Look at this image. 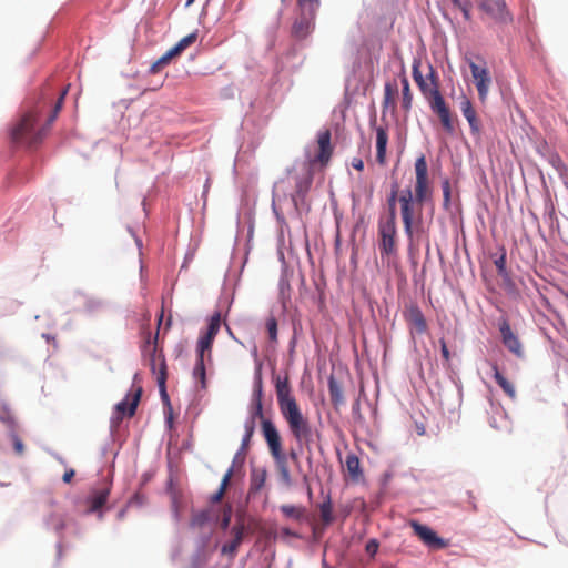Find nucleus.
<instances>
[{
    "mask_svg": "<svg viewBox=\"0 0 568 568\" xmlns=\"http://www.w3.org/2000/svg\"><path fill=\"white\" fill-rule=\"evenodd\" d=\"M280 509L284 514V516L296 520H301L305 513V509L303 507H297L290 504L282 505Z\"/></svg>",
    "mask_w": 568,
    "mask_h": 568,
    "instance_id": "473e14b6",
    "label": "nucleus"
},
{
    "mask_svg": "<svg viewBox=\"0 0 568 568\" xmlns=\"http://www.w3.org/2000/svg\"><path fill=\"white\" fill-rule=\"evenodd\" d=\"M345 468L349 478L354 483H358L363 477L361 462L355 454H348L345 459Z\"/></svg>",
    "mask_w": 568,
    "mask_h": 568,
    "instance_id": "412c9836",
    "label": "nucleus"
},
{
    "mask_svg": "<svg viewBox=\"0 0 568 568\" xmlns=\"http://www.w3.org/2000/svg\"><path fill=\"white\" fill-rule=\"evenodd\" d=\"M400 206V217L404 226V232L408 242L413 244L417 233L423 224V206L425 201L413 196L410 189H405L398 196Z\"/></svg>",
    "mask_w": 568,
    "mask_h": 568,
    "instance_id": "7ed1b4c3",
    "label": "nucleus"
},
{
    "mask_svg": "<svg viewBox=\"0 0 568 568\" xmlns=\"http://www.w3.org/2000/svg\"><path fill=\"white\" fill-rule=\"evenodd\" d=\"M471 7H473V4H471V2H470V3H468L467 6H465V7H463V8H460V9H459V10L462 11V13H463V16H464V19H465L466 21H469V20L471 19V13H470V11H471Z\"/></svg>",
    "mask_w": 568,
    "mask_h": 568,
    "instance_id": "09e8293b",
    "label": "nucleus"
},
{
    "mask_svg": "<svg viewBox=\"0 0 568 568\" xmlns=\"http://www.w3.org/2000/svg\"><path fill=\"white\" fill-rule=\"evenodd\" d=\"M404 317L415 333L422 335L427 332L426 318L417 305L408 306L404 312Z\"/></svg>",
    "mask_w": 568,
    "mask_h": 568,
    "instance_id": "2eb2a0df",
    "label": "nucleus"
},
{
    "mask_svg": "<svg viewBox=\"0 0 568 568\" xmlns=\"http://www.w3.org/2000/svg\"><path fill=\"white\" fill-rule=\"evenodd\" d=\"M193 377L197 379L202 387L204 388L206 385V376H205V365L204 359L196 358V363L193 369Z\"/></svg>",
    "mask_w": 568,
    "mask_h": 568,
    "instance_id": "f704fd0d",
    "label": "nucleus"
},
{
    "mask_svg": "<svg viewBox=\"0 0 568 568\" xmlns=\"http://www.w3.org/2000/svg\"><path fill=\"white\" fill-rule=\"evenodd\" d=\"M566 298L568 300V291L565 293Z\"/></svg>",
    "mask_w": 568,
    "mask_h": 568,
    "instance_id": "e2e57ef3",
    "label": "nucleus"
},
{
    "mask_svg": "<svg viewBox=\"0 0 568 568\" xmlns=\"http://www.w3.org/2000/svg\"><path fill=\"white\" fill-rule=\"evenodd\" d=\"M213 339L209 338L204 335H202L199 341H197V345H196V358H202L204 359V356H205V353L207 352V356L209 358H211V349H212V345H213Z\"/></svg>",
    "mask_w": 568,
    "mask_h": 568,
    "instance_id": "7c9ffc66",
    "label": "nucleus"
},
{
    "mask_svg": "<svg viewBox=\"0 0 568 568\" xmlns=\"http://www.w3.org/2000/svg\"><path fill=\"white\" fill-rule=\"evenodd\" d=\"M158 61H159V64H161L163 68L170 63L168 58L164 54L162 57H160L158 59Z\"/></svg>",
    "mask_w": 568,
    "mask_h": 568,
    "instance_id": "6e6d98bb",
    "label": "nucleus"
},
{
    "mask_svg": "<svg viewBox=\"0 0 568 568\" xmlns=\"http://www.w3.org/2000/svg\"><path fill=\"white\" fill-rule=\"evenodd\" d=\"M377 235L382 258L396 256L398 252L396 221L381 217L377 224Z\"/></svg>",
    "mask_w": 568,
    "mask_h": 568,
    "instance_id": "0eeeda50",
    "label": "nucleus"
},
{
    "mask_svg": "<svg viewBox=\"0 0 568 568\" xmlns=\"http://www.w3.org/2000/svg\"><path fill=\"white\" fill-rule=\"evenodd\" d=\"M376 132V161L379 165L386 164V148L388 143V132L386 128L377 126Z\"/></svg>",
    "mask_w": 568,
    "mask_h": 568,
    "instance_id": "6ab92c4d",
    "label": "nucleus"
},
{
    "mask_svg": "<svg viewBox=\"0 0 568 568\" xmlns=\"http://www.w3.org/2000/svg\"><path fill=\"white\" fill-rule=\"evenodd\" d=\"M274 381L278 408L292 436L297 444L308 445L313 437L312 425L292 395L288 376L276 375Z\"/></svg>",
    "mask_w": 568,
    "mask_h": 568,
    "instance_id": "f03ea898",
    "label": "nucleus"
},
{
    "mask_svg": "<svg viewBox=\"0 0 568 568\" xmlns=\"http://www.w3.org/2000/svg\"><path fill=\"white\" fill-rule=\"evenodd\" d=\"M194 0H187L186 6H190Z\"/></svg>",
    "mask_w": 568,
    "mask_h": 568,
    "instance_id": "680f3d73",
    "label": "nucleus"
},
{
    "mask_svg": "<svg viewBox=\"0 0 568 568\" xmlns=\"http://www.w3.org/2000/svg\"><path fill=\"white\" fill-rule=\"evenodd\" d=\"M74 474H75V473H74V470H73V469H69V470H67V471L63 474V477H62L63 481H64V483H67V484H69V483L72 480V478H73Z\"/></svg>",
    "mask_w": 568,
    "mask_h": 568,
    "instance_id": "3c124183",
    "label": "nucleus"
},
{
    "mask_svg": "<svg viewBox=\"0 0 568 568\" xmlns=\"http://www.w3.org/2000/svg\"><path fill=\"white\" fill-rule=\"evenodd\" d=\"M221 327V313H214L209 321V326L204 336L214 341Z\"/></svg>",
    "mask_w": 568,
    "mask_h": 568,
    "instance_id": "c756f323",
    "label": "nucleus"
},
{
    "mask_svg": "<svg viewBox=\"0 0 568 568\" xmlns=\"http://www.w3.org/2000/svg\"><path fill=\"white\" fill-rule=\"evenodd\" d=\"M398 94V85L396 82H387L384 87V100L383 108H392L393 110L396 106V97Z\"/></svg>",
    "mask_w": 568,
    "mask_h": 568,
    "instance_id": "b1692460",
    "label": "nucleus"
},
{
    "mask_svg": "<svg viewBox=\"0 0 568 568\" xmlns=\"http://www.w3.org/2000/svg\"><path fill=\"white\" fill-rule=\"evenodd\" d=\"M494 378L504 393L511 399L516 398L514 385L499 372L497 364H493Z\"/></svg>",
    "mask_w": 568,
    "mask_h": 568,
    "instance_id": "5701e85b",
    "label": "nucleus"
},
{
    "mask_svg": "<svg viewBox=\"0 0 568 568\" xmlns=\"http://www.w3.org/2000/svg\"><path fill=\"white\" fill-rule=\"evenodd\" d=\"M494 263L498 273L504 274L506 272V252L504 251L503 254L497 260H495Z\"/></svg>",
    "mask_w": 568,
    "mask_h": 568,
    "instance_id": "79ce46f5",
    "label": "nucleus"
},
{
    "mask_svg": "<svg viewBox=\"0 0 568 568\" xmlns=\"http://www.w3.org/2000/svg\"><path fill=\"white\" fill-rule=\"evenodd\" d=\"M434 100L430 101V109L434 113H436L440 120V123L444 130L448 134H454L455 126L454 121L452 119V114L449 108L447 106L443 95L435 88L433 89Z\"/></svg>",
    "mask_w": 568,
    "mask_h": 568,
    "instance_id": "f8f14e48",
    "label": "nucleus"
},
{
    "mask_svg": "<svg viewBox=\"0 0 568 568\" xmlns=\"http://www.w3.org/2000/svg\"><path fill=\"white\" fill-rule=\"evenodd\" d=\"M233 532H234V539L230 544H226V545H224L222 547V552L223 554H234V552H236L239 546L242 542V538H243V530H242V528L234 527L233 528Z\"/></svg>",
    "mask_w": 568,
    "mask_h": 568,
    "instance_id": "c85d7f7f",
    "label": "nucleus"
},
{
    "mask_svg": "<svg viewBox=\"0 0 568 568\" xmlns=\"http://www.w3.org/2000/svg\"><path fill=\"white\" fill-rule=\"evenodd\" d=\"M163 69V67L161 64H159V61L156 60L155 62L152 63V65L150 67V72L152 74H155L158 72H160L161 70Z\"/></svg>",
    "mask_w": 568,
    "mask_h": 568,
    "instance_id": "603ef678",
    "label": "nucleus"
},
{
    "mask_svg": "<svg viewBox=\"0 0 568 568\" xmlns=\"http://www.w3.org/2000/svg\"><path fill=\"white\" fill-rule=\"evenodd\" d=\"M13 448L19 455H21L24 450L23 443L18 436L13 437Z\"/></svg>",
    "mask_w": 568,
    "mask_h": 568,
    "instance_id": "de8ad7c7",
    "label": "nucleus"
},
{
    "mask_svg": "<svg viewBox=\"0 0 568 568\" xmlns=\"http://www.w3.org/2000/svg\"><path fill=\"white\" fill-rule=\"evenodd\" d=\"M352 166L357 170V171H363L364 170V162L362 159L359 158H354L352 160Z\"/></svg>",
    "mask_w": 568,
    "mask_h": 568,
    "instance_id": "8fccbe9b",
    "label": "nucleus"
},
{
    "mask_svg": "<svg viewBox=\"0 0 568 568\" xmlns=\"http://www.w3.org/2000/svg\"><path fill=\"white\" fill-rule=\"evenodd\" d=\"M414 534L429 548L444 549L448 546V541L438 537L437 534L426 525L416 520L410 521Z\"/></svg>",
    "mask_w": 568,
    "mask_h": 568,
    "instance_id": "ddd939ff",
    "label": "nucleus"
},
{
    "mask_svg": "<svg viewBox=\"0 0 568 568\" xmlns=\"http://www.w3.org/2000/svg\"><path fill=\"white\" fill-rule=\"evenodd\" d=\"M452 2L456 8L460 9L465 6H467L468 3H470L471 1L470 0H452Z\"/></svg>",
    "mask_w": 568,
    "mask_h": 568,
    "instance_id": "864d4df0",
    "label": "nucleus"
},
{
    "mask_svg": "<svg viewBox=\"0 0 568 568\" xmlns=\"http://www.w3.org/2000/svg\"><path fill=\"white\" fill-rule=\"evenodd\" d=\"M267 473L265 469H254L251 474V491H258L265 485Z\"/></svg>",
    "mask_w": 568,
    "mask_h": 568,
    "instance_id": "bb28decb",
    "label": "nucleus"
},
{
    "mask_svg": "<svg viewBox=\"0 0 568 568\" xmlns=\"http://www.w3.org/2000/svg\"><path fill=\"white\" fill-rule=\"evenodd\" d=\"M307 494H308L310 497L312 496V489H311L310 486H307Z\"/></svg>",
    "mask_w": 568,
    "mask_h": 568,
    "instance_id": "bf43d9fd",
    "label": "nucleus"
},
{
    "mask_svg": "<svg viewBox=\"0 0 568 568\" xmlns=\"http://www.w3.org/2000/svg\"><path fill=\"white\" fill-rule=\"evenodd\" d=\"M141 395H142L141 387H138L132 393L128 394L123 400L118 403V405H116L118 413L125 415L128 417H132L135 414Z\"/></svg>",
    "mask_w": 568,
    "mask_h": 568,
    "instance_id": "dca6fc26",
    "label": "nucleus"
},
{
    "mask_svg": "<svg viewBox=\"0 0 568 568\" xmlns=\"http://www.w3.org/2000/svg\"><path fill=\"white\" fill-rule=\"evenodd\" d=\"M297 6L301 12L293 23L292 34L302 40L314 30L320 0H297Z\"/></svg>",
    "mask_w": 568,
    "mask_h": 568,
    "instance_id": "39448f33",
    "label": "nucleus"
},
{
    "mask_svg": "<svg viewBox=\"0 0 568 568\" xmlns=\"http://www.w3.org/2000/svg\"><path fill=\"white\" fill-rule=\"evenodd\" d=\"M68 90L69 85L61 91L53 105L52 94L43 91L37 103L12 126L11 141L26 148H36L42 143L63 105Z\"/></svg>",
    "mask_w": 568,
    "mask_h": 568,
    "instance_id": "f257e3e1",
    "label": "nucleus"
},
{
    "mask_svg": "<svg viewBox=\"0 0 568 568\" xmlns=\"http://www.w3.org/2000/svg\"><path fill=\"white\" fill-rule=\"evenodd\" d=\"M499 331L503 339V344L517 357H523L524 351L523 345L517 335L514 334L511 327L507 321H503L499 324Z\"/></svg>",
    "mask_w": 568,
    "mask_h": 568,
    "instance_id": "4468645a",
    "label": "nucleus"
},
{
    "mask_svg": "<svg viewBox=\"0 0 568 568\" xmlns=\"http://www.w3.org/2000/svg\"><path fill=\"white\" fill-rule=\"evenodd\" d=\"M320 515H321V519L325 526H328L334 521L333 506H332L329 496L327 497V499L325 501H323L320 505Z\"/></svg>",
    "mask_w": 568,
    "mask_h": 568,
    "instance_id": "cd10ccee",
    "label": "nucleus"
},
{
    "mask_svg": "<svg viewBox=\"0 0 568 568\" xmlns=\"http://www.w3.org/2000/svg\"><path fill=\"white\" fill-rule=\"evenodd\" d=\"M372 194H373V189L371 187L369 192H368V197H372Z\"/></svg>",
    "mask_w": 568,
    "mask_h": 568,
    "instance_id": "052dcab7",
    "label": "nucleus"
},
{
    "mask_svg": "<svg viewBox=\"0 0 568 568\" xmlns=\"http://www.w3.org/2000/svg\"><path fill=\"white\" fill-rule=\"evenodd\" d=\"M229 523H230V518H229V517H225V518L223 519V527H226V526L229 525Z\"/></svg>",
    "mask_w": 568,
    "mask_h": 568,
    "instance_id": "4d7b16f0",
    "label": "nucleus"
},
{
    "mask_svg": "<svg viewBox=\"0 0 568 568\" xmlns=\"http://www.w3.org/2000/svg\"><path fill=\"white\" fill-rule=\"evenodd\" d=\"M266 332L271 342H277V321L274 316H270L265 323Z\"/></svg>",
    "mask_w": 568,
    "mask_h": 568,
    "instance_id": "c9c22d12",
    "label": "nucleus"
},
{
    "mask_svg": "<svg viewBox=\"0 0 568 568\" xmlns=\"http://www.w3.org/2000/svg\"><path fill=\"white\" fill-rule=\"evenodd\" d=\"M419 65L420 62L418 60H415L413 63V78L422 93L430 103V101L434 100L433 89L435 88L436 90L439 91L438 78L436 71L432 65H429L428 75L424 78L419 70Z\"/></svg>",
    "mask_w": 568,
    "mask_h": 568,
    "instance_id": "9d476101",
    "label": "nucleus"
},
{
    "mask_svg": "<svg viewBox=\"0 0 568 568\" xmlns=\"http://www.w3.org/2000/svg\"><path fill=\"white\" fill-rule=\"evenodd\" d=\"M197 39V34L195 32L190 33L183 37L175 45L180 48V51L183 52L190 45H192Z\"/></svg>",
    "mask_w": 568,
    "mask_h": 568,
    "instance_id": "58836bf2",
    "label": "nucleus"
},
{
    "mask_svg": "<svg viewBox=\"0 0 568 568\" xmlns=\"http://www.w3.org/2000/svg\"><path fill=\"white\" fill-rule=\"evenodd\" d=\"M318 143V154L316 155L314 161L320 162L322 165H326L332 156L333 148L331 145V132L329 130H325L320 132L317 136Z\"/></svg>",
    "mask_w": 568,
    "mask_h": 568,
    "instance_id": "f3484780",
    "label": "nucleus"
},
{
    "mask_svg": "<svg viewBox=\"0 0 568 568\" xmlns=\"http://www.w3.org/2000/svg\"><path fill=\"white\" fill-rule=\"evenodd\" d=\"M150 338L151 335L149 334L146 345L143 351L150 354V368L152 374L155 375L161 397L163 400L169 402V395L166 393L168 368L164 355L162 353H158L156 349L158 333L155 334L153 342H151Z\"/></svg>",
    "mask_w": 568,
    "mask_h": 568,
    "instance_id": "423d86ee",
    "label": "nucleus"
},
{
    "mask_svg": "<svg viewBox=\"0 0 568 568\" xmlns=\"http://www.w3.org/2000/svg\"><path fill=\"white\" fill-rule=\"evenodd\" d=\"M263 437L267 444L270 454L275 463L281 483L285 487L293 485L287 455L283 452L281 435L273 422L263 423Z\"/></svg>",
    "mask_w": 568,
    "mask_h": 568,
    "instance_id": "20e7f679",
    "label": "nucleus"
},
{
    "mask_svg": "<svg viewBox=\"0 0 568 568\" xmlns=\"http://www.w3.org/2000/svg\"><path fill=\"white\" fill-rule=\"evenodd\" d=\"M244 435H247V437H253L255 432V420L247 418L244 423Z\"/></svg>",
    "mask_w": 568,
    "mask_h": 568,
    "instance_id": "37998d69",
    "label": "nucleus"
},
{
    "mask_svg": "<svg viewBox=\"0 0 568 568\" xmlns=\"http://www.w3.org/2000/svg\"><path fill=\"white\" fill-rule=\"evenodd\" d=\"M415 187L413 196L420 199L425 202L433 200V185L428 176V165L424 154L415 161Z\"/></svg>",
    "mask_w": 568,
    "mask_h": 568,
    "instance_id": "6e6552de",
    "label": "nucleus"
},
{
    "mask_svg": "<svg viewBox=\"0 0 568 568\" xmlns=\"http://www.w3.org/2000/svg\"><path fill=\"white\" fill-rule=\"evenodd\" d=\"M443 196H444V202H443V206L448 210L449 209V205H450V194H452V190H450V183L448 180H445L443 182Z\"/></svg>",
    "mask_w": 568,
    "mask_h": 568,
    "instance_id": "ea45409f",
    "label": "nucleus"
},
{
    "mask_svg": "<svg viewBox=\"0 0 568 568\" xmlns=\"http://www.w3.org/2000/svg\"><path fill=\"white\" fill-rule=\"evenodd\" d=\"M110 495V486L105 485L102 488H97L92 490L91 495L88 498L89 510L94 513L100 510L106 503Z\"/></svg>",
    "mask_w": 568,
    "mask_h": 568,
    "instance_id": "aec40b11",
    "label": "nucleus"
},
{
    "mask_svg": "<svg viewBox=\"0 0 568 568\" xmlns=\"http://www.w3.org/2000/svg\"><path fill=\"white\" fill-rule=\"evenodd\" d=\"M460 110L465 119L468 121L471 132L475 134H479L480 121L477 118V113L473 106L471 101L466 97H464L460 102Z\"/></svg>",
    "mask_w": 568,
    "mask_h": 568,
    "instance_id": "a211bd4d",
    "label": "nucleus"
},
{
    "mask_svg": "<svg viewBox=\"0 0 568 568\" xmlns=\"http://www.w3.org/2000/svg\"><path fill=\"white\" fill-rule=\"evenodd\" d=\"M248 418H251L253 420L261 419V430L262 432H263V423L272 422L271 419L264 417L263 403H252Z\"/></svg>",
    "mask_w": 568,
    "mask_h": 568,
    "instance_id": "72a5a7b5",
    "label": "nucleus"
},
{
    "mask_svg": "<svg viewBox=\"0 0 568 568\" xmlns=\"http://www.w3.org/2000/svg\"><path fill=\"white\" fill-rule=\"evenodd\" d=\"M328 393L335 408H338L345 403L343 388L333 375L328 378Z\"/></svg>",
    "mask_w": 568,
    "mask_h": 568,
    "instance_id": "4be33fe9",
    "label": "nucleus"
},
{
    "mask_svg": "<svg viewBox=\"0 0 568 568\" xmlns=\"http://www.w3.org/2000/svg\"><path fill=\"white\" fill-rule=\"evenodd\" d=\"M282 1L284 2L285 0H282Z\"/></svg>",
    "mask_w": 568,
    "mask_h": 568,
    "instance_id": "0e129e2a",
    "label": "nucleus"
},
{
    "mask_svg": "<svg viewBox=\"0 0 568 568\" xmlns=\"http://www.w3.org/2000/svg\"><path fill=\"white\" fill-rule=\"evenodd\" d=\"M234 474L233 467H230L227 471L224 474L219 490L212 495L211 501L212 503H220L229 487L230 480Z\"/></svg>",
    "mask_w": 568,
    "mask_h": 568,
    "instance_id": "a878e982",
    "label": "nucleus"
},
{
    "mask_svg": "<svg viewBox=\"0 0 568 568\" xmlns=\"http://www.w3.org/2000/svg\"><path fill=\"white\" fill-rule=\"evenodd\" d=\"M439 343H440V352H442V356L444 357V359L448 363L449 359H450V353L448 351V347H447V344L445 342V339H439Z\"/></svg>",
    "mask_w": 568,
    "mask_h": 568,
    "instance_id": "49530a36",
    "label": "nucleus"
},
{
    "mask_svg": "<svg viewBox=\"0 0 568 568\" xmlns=\"http://www.w3.org/2000/svg\"><path fill=\"white\" fill-rule=\"evenodd\" d=\"M468 65L470 68L471 77L478 92V98L484 103L487 100L489 89L493 83L490 72L485 62L483 65H479L473 60L468 59Z\"/></svg>",
    "mask_w": 568,
    "mask_h": 568,
    "instance_id": "1a4fd4ad",
    "label": "nucleus"
},
{
    "mask_svg": "<svg viewBox=\"0 0 568 568\" xmlns=\"http://www.w3.org/2000/svg\"><path fill=\"white\" fill-rule=\"evenodd\" d=\"M398 186L397 184L393 185L392 192L387 199L388 204V215L384 217V220H394L396 221V201H398Z\"/></svg>",
    "mask_w": 568,
    "mask_h": 568,
    "instance_id": "2f4dec72",
    "label": "nucleus"
},
{
    "mask_svg": "<svg viewBox=\"0 0 568 568\" xmlns=\"http://www.w3.org/2000/svg\"><path fill=\"white\" fill-rule=\"evenodd\" d=\"M263 382L261 374H257L254 383L253 399L252 403H263Z\"/></svg>",
    "mask_w": 568,
    "mask_h": 568,
    "instance_id": "e433bc0d",
    "label": "nucleus"
},
{
    "mask_svg": "<svg viewBox=\"0 0 568 568\" xmlns=\"http://www.w3.org/2000/svg\"><path fill=\"white\" fill-rule=\"evenodd\" d=\"M413 94L410 91L409 82L406 75L402 77V108L408 112L412 108Z\"/></svg>",
    "mask_w": 568,
    "mask_h": 568,
    "instance_id": "393cba45",
    "label": "nucleus"
},
{
    "mask_svg": "<svg viewBox=\"0 0 568 568\" xmlns=\"http://www.w3.org/2000/svg\"><path fill=\"white\" fill-rule=\"evenodd\" d=\"M182 52L180 51V48L176 45H173L170 50H168L164 55L168 58L169 62L175 57H179Z\"/></svg>",
    "mask_w": 568,
    "mask_h": 568,
    "instance_id": "a18cd8bd",
    "label": "nucleus"
},
{
    "mask_svg": "<svg viewBox=\"0 0 568 568\" xmlns=\"http://www.w3.org/2000/svg\"><path fill=\"white\" fill-rule=\"evenodd\" d=\"M49 524L57 532H61L65 527L64 519L59 514H52Z\"/></svg>",
    "mask_w": 568,
    "mask_h": 568,
    "instance_id": "4c0bfd02",
    "label": "nucleus"
},
{
    "mask_svg": "<svg viewBox=\"0 0 568 568\" xmlns=\"http://www.w3.org/2000/svg\"><path fill=\"white\" fill-rule=\"evenodd\" d=\"M288 456L295 464H298V455L294 449H291Z\"/></svg>",
    "mask_w": 568,
    "mask_h": 568,
    "instance_id": "5fc2aeb1",
    "label": "nucleus"
},
{
    "mask_svg": "<svg viewBox=\"0 0 568 568\" xmlns=\"http://www.w3.org/2000/svg\"><path fill=\"white\" fill-rule=\"evenodd\" d=\"M162 317H163V313H161V315L159 316V321H158V325H159V326L161 325Z\"/></svg>",
    "mask_w": 568,
    "mask_h": 568,
    "instance_id": "13d9d810",
    "label": "nucleus"
},
{
    "mask_svg": "<svg viewBox=\"0 0 568 568\" xmlns=\"http://www.w3.org/2000/svg\"><path fill=\"white\" fill-rule=\"evenodd\" d=\"M251 439H252V437H247V435L243 436L242 444H241V449L235 455V457L233 459V465H232L233 468L235 467L236 463L239 462L241 453L248 449L250 444H251Z\"/></svg>",
    "mask_w": 568,
    "mask_h": 568,
    "instance_id": "a19ab883",
    "label": "nucleus"
},
{
    "mask_svg": "<svg viewBox=\"0 0 568 568\" xmlns=\"http://www.w3.org/2000/svg\"><path fill=\"white\" fill-rule=\"evenodd\" d=\"M365 549L368 555L374 556L378 550V542L375 539H372L366 544Z\"/></svg>",
    "mask_w": 568,
    "mask_h": 568,
    "instance_id": "c03bdc74",
    "label": "nucleus"
},
{
    "mask_svg": "<svg viewBox=\"0 0 568 568\" xmlns=\"http://www.w3.org/2000/svg\"><path fill=\"white\" fill-rule=\"evenodd\" d=\"M478 7L496 23L506 24L513 21L505 0H478Z\"/></svg>",
    "mask_w": 568,
    "mask_h": 568,
    "instance_id": "9b49d317",
    "label": "nucleus"
}]
</instances>
